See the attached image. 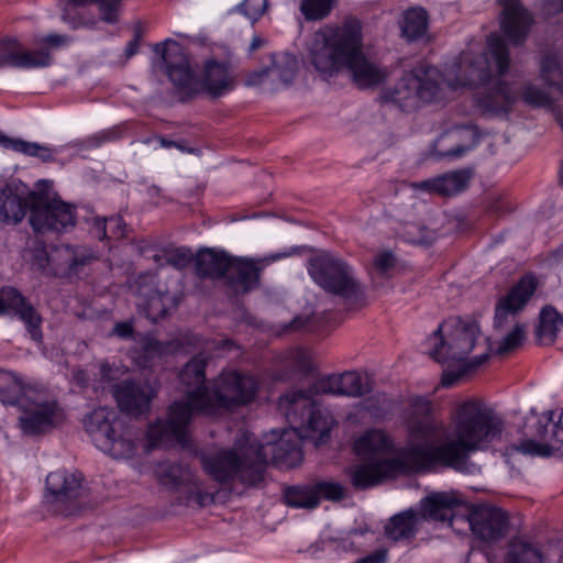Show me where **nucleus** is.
Wrapping results in <instances>:
<instances>
[{
	"label": "nucleus",
	"instance_id": "f257e3e1",
	"mask_svg": "<svg viewBox=\"0 0 563 563\" xmlns=\"http://www.w3.org/2000/svg\"><path fill=\"white\" fill-rule=\"evenodd\" d=\"M450 430L453 439L441 444L429 448L413 445L404 449L397 456L351 468L349 475L352 485L356 489H367L400 473L435 467L462 472L466 468L470 452L483 450L500 440L504 420L482 400L467 399L456 406Z\"/></svg>",
	"mask_w": 563,
	"mask_h": 563
},
{
	"label": "nucleus",
	"instance_id": "f03ea898",
	"mask_svg": "<svg viewBox=\"0 0 563 563\" xmlns=\"http://www.w3.org/2000/svg\"><path fill=\"white\" fill-rule=\"evenodd\" d=\"M488 53L463 52L445 77L430 65H418L406 71L383 99L405 112L448 99L459 88H475L493 84L494 73L503 77L509 68V51L498 34L487 37Z\"/></svg>",
	"mask_w": 563,
	"mask_h": 563
},
{
	"label": "nucleus",
	"instance_id": "7ed1b4c3",
	"mask_svg": "<svg viewBox=\"0 0 563 563\" xmlns=\"http://www.w3.org/2000/svg\"><path fill=\"white\" fill-rule=\"evenodd\" d=\"M286 433L275 443L238 442L233 449H223L201 457L207 474L214 481L227 484L240 481L255 485L263 479L268 462L279 467H294L302 460V451L297 442H290Z\"/></svg>",
	"mask_w": 563,
	"mask_h": 563
},
{
	"label": "nucleus",
	"instance_id": "20e7f679",
	"mask_svg": "<svg viewBox=\"0 0 563 563\" xmlns=\"http://www.w3.org/2000/svg\"><path fill=\"white\" fill-rule=\"evenodd\" d=\"M153 49L159 56L154 67L166 73L176 90L183 96V100L200 93L219 98L235 87L233 68L227 60L208 58L202 63L199 76H196L184 47L176 41L166 40L157 43Z\"/></svg>",
	"mask_w": 563,
	"mask_h": 563
},
{
	"label": "nucleus",
	"instance_id": "39448f33",
	"mask_svg": "<svg viewBox=\"0 0 563 563\" xmlns=\"http://www.w3.org/2000/svg\"><path fill=\"white\" fill-rule=\"evenodd\" d=\"M207 358L192 357L181 369L179 378L185 398L176 400L168 409L165 421L158 420L148 427L146 438L150 449L167 446L170 442L185 443L186 430L195 412H212L211 391L206 386Z\"/></svg>",
	"mask_w": 563,
	"mask_h": 563
},
{
	"label": "nucleus",
	"instance_id": "423d86ee",
	"mask_svg": "<svg viewBox=\"0 0 563 563\" xmlns=\"http://www.w3.org/2000/svg\"><path fill=\"white\" fill-rule=\"evenodd\" d=\"M360 30V22L351 19L342 25L325 26L313 34L308 60L323 80L345 70L349 57L358 43Z\"/></svg>",
	"mask_w": 563,
	"mask_h": 563
},
{
	"label": "nucleus",
	"instance_id": "0eeeda50",
	"mask_svg": "<svg viewBox=\"0 0 563 563\" xmlns=\"http://www.w3.org/2000/svg\"><path fill=\"white\" fill-rule=\"evenodd\" d=\"M309 274L317 285L327 292L336 295L351 305L363 306L366 296L353 267L329 253L309 261Z\"/></svg>",
	"mask_w": 563,
	"mask_h": 563
},
{
	"label": "nucleus",
	"instance_id": "6e6552de",
	"mask_svg": "<svg viewBox=\"0 0 563 563\" xmlns=\"http://www.w3.org/2000/svg\"><path fill=\"white\" fill-rule=\"evenodd\" d=\"M261 382L257 376L238 369H224L213 383L210 396L212 416L220 410H230L253 402L260 390Z\"/></svg>",
	"mask_w": 563,
	"mask_h": 563
},
{
	"label": "nucleus",
	"instance_id": "1a4fd4ad",
	"mask_svg": "<svg viewBox=\"0 0 563 563\" xmlns=\"http://www.w3.org/2000/svg\"><path fill=\"white\" fill-rule=\"evenodd\" d=\"M29 203V222L36 234L65 233L76 225V207L59 197L32 191Z\"/></svg>",
	"mask_w": 563,
	"mask_h": 563
},
{
	"label": "nucleus",
	"instance_id": "9d476101",
	"mask_svg": "<svg viewBox=\"0 0 563 563\" xmlns=\"http://www.w3.org/2000/svg\"><path fill=\"white\" fill-rule=\"evenodd\" d=\"M444 327L440 324L426 340L430 356L439 363L465 362L478 345L479 325L475 321L459 322L449 339L443 334Z\"/></svg>",
	"mask_w": 563,
	"mask_h": 563
},
{
	"label": "nucleus",
	"instance_id": "9b49d317",
	"mask_svg": "<svg viewBox=\"0 0 563 563\" xmlns=\"http://www.w3.org/2000/svg\"><path fill=\"white\" fill-rule=\"evenodd\" d=\"M118 412L113 408L99 407L86 416L85 430L90 434L96 446L114 459L129 457L133 454L134 443L119 434Z\"/></svg>",
	"mask_w": 563,
	"mask_h": 563
},
{
	"label": "nucleus",
	"instance_id": "f8f14e48",
	"mask_svg": "<svg viewBox=\"0 0 563 563\" xmlns=\"http://www.w3.org/2000/svg\"><path fill=\"white\" fill-rule=\"evenodd\" d=\"M46 500L56 511L70 516L85 504L82 476L77 473L58 470L46 477Z\"/></svg>",
	"mask_w": 563,
	"mask_h": 563
},
{
	"label": "nucleus",
	"instance_id": "ddd939ff",
	"mask_svg": "<svg viewBox=\"0 0 563 563\" xmlns=\"http://www.w3.org/2000/svg\"><path fill=\"white\" fill-rule=\"evenodd\" d=\"M21 416L19 424L26 435H38L46 433L65 420L63 409L56 400H35L26 397L20 400Z\"/></svg>",
	"mask_w": 563,
	"mask_h": 563
},
{
	"label": "nucleus",
	"instance_id": "4468645a",
	"mask_svg": "<svg viewBox=\"0 0 563 563\" xmlns=\"http://www.w3.org/2000/svg\"><path fill=\"white\" fill-rule=\"evenodd\" d=\"M536 437L540 440L528 439L509 449L531 456H547L552 450L563 443V409L560 412L548 411L538 417Z\"/></svg>",
	"mask_w": 563,
	"mask_h": 563
},
{
	"label": "nucleus",
	"instance_id": "2eb2a0df",
	"mask_svg": "<svg viewBox=\"0 0 563 563\" xmlns=\"http://www.w3.org/2000/svg\"><path fill=\"white\" fill-rule=\"evenodd\" d=\"M538 287V280L532 275H526L501 297L495 310L494 328L504 330L514 320L516 314L523 309Z\"/></svg>",
	"mask_w": 563,
	"mask_h": 563
},
{
	"label": "nucleus",
	"instance_id": "dca6fc26",
	"mask_svg": "<svg viewBox=\"0 0 563 563\" xmlns=\"http://www.w3.org/2000/svg\"><path fill=\"white\" fill-rule=\"evenodd\" d=\"M344 71L349 73L352 82L360 89L376 87L388 77L387 69L364 53L362 29L358 32V43L351 53Z\"/></svg>",
	"mask_w": 563,
	"mask_h": 563
},
{
	"label": "nucleus",
	"instance_id": "f3484780",
	"mask_svg": "<svg viewBox=\"0 0 563 563\" xmlns=\"http://www.w3.org/2000/svg\"><path fill=\"white\" fill-rule=\"evenodd\" d=\"M280 258L279 254L260 260H232L225 282L235 295L246 294L258 286L260 275L267 263Z\"/></svg>",
	"mask_w": 563,
	"mask_h": 563
},
{
	"label": "nucleus",
	"instance_id": "a211bd4d",
	"mask_svg": "<svg viewBox=\"0 0 563 563\" xmlns=\"http://www.w3.org/2000/svg\"><path fill=\"white\" fill-rule=\"evenodd\" d=\"M48 49L30 51L16 40L7 37L0 41V67L43 68L52 64Z\"/></svg>",
	"mask_w": 563,
	"mask_h": 563
},
{
	"label": "nucleus",
	"instance_id": "6ab92c4d",
	"mask_svg": "<svg viewBox=\"0 0 563 563\" xmlns=\"http://www.w3.org/2000/svg\"><path fill=\"white\" fill-rule=\"evenodd\" d=\"M122 1L123 0H59L60 18L74 30L86 26L87 22L80 15L78 8L95 3L98 7L101 21L108 24H115L119 21Z\"/></svg>",
	"mask_w": 563,
	"mask_h": 563
},
{
	"label": "nucleus",
	"instance_id": "aec40b11",
	"mask_svg": "<svg viewBox=\"0 0 563 563\" xmlns=\"http://www.w3.org/2000/svg\"><path fill=\"white\" fill-rule=\"evenodd\" d=\"M473 533L483 541H496L506 536L507 515L499 508L483 505L476 507L468 518Z\"/></svg>",
	"mask_w": 563,
	"mask_h": 563
},
{
	"label": "nucleus",
	"instance_id": "412c9836",
	"mask_svg": "<svg viewBox=\"0 0 563 563\" xmlns=\"http://www.w3.org/2000/svg\"><path fill=\"white\" fill-rule=\"evenodd\" d=\"M271 65L261 70L252 71L246 78L247 86H255L269 81L272 85H288L298 70V60L289 53H275L271 55Z\"/></svg>",
	"mask_w": 563,
	"mask_h": 563
},
{
	"label": "nucleus",
	"instance_id": "4be33fe9",
	"mask_svg": "<svg viewBox=\"0 0 563 563\" xmlns=\"http://www.w3.org/2000/svg\"><path fill=\"white\" fill-rule=\"evenodd\" d=\"M290 401L285 399V395L279 398V408L284 411L287 420L301 428H307L321 437L328 434L333 426L334 419L328 412H323L312 400V405L298 407L297 415L291 413Z\"/></svg>",
	"mask_w": 563,
	"mask_h": 563
},
{
	"label": "nucleus",
	"instance_id": "5701e85b",
	"mask_svg": "<svg viewBox=\"0 0 563 563\" xmlns=\"http://www.w3.org/2000/svg\"><path fill=\"white\" fill-rule=\"evenodd\" d=\"M113 396L122 411L140 416L150 410L154 391L147 384L124 380L113 387Z\"/></svg>",
	"mask_w": 563,
	"mask_h": 563
},
{
	"label": "nucleus",
	"instance_id": "b1692460",
	"mask_svg": "<svg viewBox=\"0 0 563 563\" xmlns=\"http://www.w3.org/2000/svg\"><path fill=\"white\" fill-rule=\"evenodd\" d=\"M411 407L412 416L408 421V428L413 439L428 442L444 429L442 422L432 418L433 404L431 400L416 397L411 401Z\"/></svg>",
	"mask_w": 563,
	"mask_h": 563
},
{
	"label": "nucleus",
	"instance_id": "393cba45",
	"mask_svg": "<svg viewBox=\"0 0 563 563\" xmlns=\"http://www.w3.org/2000/svg\"><path fill=\"white\" fill-rule=\"evenodd\" d=\"M503 7L501 29L514 44H522L532 24L530 13L521 5L519 0H499Z\"/></svg>",
	"mask_w": 563,
	"mask_h": 563
},
{
	"label": "nucleus",
	"instance_id": "a878e982",
	"mask_svg": "<svg viewBox=\"0 0 563 563\" xmlns=\"http://www.w3.org/2000/svg\"><path fill=\"white\" fill-rule=\"evenodd\" d=\"M354 451L364 460L380 461L394 453V442L384 430L371 429L354 442Z\"/></svg>",
	"mask_w": 563,
	"mask_h": 563
},
{
	"label": "nucleus",
	"instance_id": "bb28decb",
	"mask_svg": "<svg viewBox=\"0 0 563 563\" xmlns=\"http://www.w3.org/2000/svg\"><path fill=\"white\" fill-rule=\"evenodd\" d=\"M340 396L339 375H328L317 379L309 388L291 390L285 394V399L290 401L291 413L297 415L298 407L312 405L314 396Z\"/></svg>",
	"mask_w": 563,
	"mask_h": 563
},
{
	"label": "nucleus",
	"instance_id": "cd10ccee",
	"mask_svg": "<svg viewBox=\"0 0 563 563\" xmlns=\"http://www.w3.org/2000/svg\"><path fill=\"white\" fill-rule=\"evenodd\" d=\"M7 300L10 302L9 312H12L24 323L33 341L40 342L43 338V319L38 311L18 290L7 292Z\"/></svg>",
	"mask_w": 563,
	"mask_h": 563
},
{
	"label": "nucleus",
	"instance_id": "c85d7f7f",
	"mask_svg": "<svg viewBox=\"0 0 563 563\" xmlns=\"http://www.w3.org/2000/svg\"><path fill=\"white\" fill-rule=\"evenodd\" d=\"M525 336L526 327L523 324L516 323L499 342H492L489 339H485L483 343V351L470 360L467 367H479L487 361L489 351H493L497 355H505L515 351L522 344Z\"/></svg>",
	"mask_w": 563,
	"mask_h": 563
},
{
	"label": "nucleus",
	"instance_id": "c756f323",
	"mask_svg": "<svg viewBox=\"0 0 563 563\" xmlns=\"http://www.w3.org/2000/svg\"><path fill=\"white\" fill-rule=\"evenodd\" d=\"M444 141H451L454 145L445 152H438V156L441 158H459L475 148L479 141V132L473 125L457 126L445 132L438 141V144Z\"/></svg>",
	"mask_w": 563,
	"mask_h": 563
},
{
	"label": "nucleus",
	"instance_id": "7c9ffc66",
	"mask_svg": "<svg viewBox=\"0 0 563 563\" xmlns=\"http://www.w3.org/2000/svg\"><path fill=\"white\" fill-rule=\"evenodd\" d=\"M161 478L175 487L191 486L190 492L195 493L197 503L202 506L206 499H210L209 494L200 492L199 484L195 474L187 465L180 463H163L158 467Z\"/></svg>",
	"mask_w": 563,
	"mask_h": 563
},
{
	"label": "nucleus",
	"instance_id": "2f4dec72",
	"mask_svg": "<svg viewBox=\"0 0 563 563\" xmlns=\"http://www.w3.org/2000/svg\"><path fill=\"white\" fill-rule=\"evenodd\" d=\"M233 258L223 252L201 250L195 257L196 274L200 278L219 279L225 277Z\"/></svg>",
	"mask_w": 563,
	"mask_h": 563
},
{
	"label": "nucleus",
	"instance_id": "473e14b6",
	"mask_svg": "<svg viewBox=\"0 0 563 563\" xmlns=\"http://www.w3.org/2000/svg\"><path fill=\"white\" fill-rule=\"evenodd\" d=\"M517 100L516 92L500 79H496L492 87L478 96V104L486 111L500 113L510 111Z\"/></svg>",
	"mask_w": 563,
	"mask_h": 563
},
{
	"label": "nucleus",
	"instance_id": "72a5a7b5",
	"mask_svg": "<svg viewBox=\"0 0 563 563\" xmlns=\"http://www.w3.org/2000/svg\"><path fill=\"white\" fill-rule=\"evenodd\" d=\"M467 184L468 176L464 172H453L420 181L415 187L441 196H454L463 191Z\"/></svg>",
	"mask_w": 563,
	"mask_h": 563
},
{
	"label": "nucleus",
	"instance_id": "f704fd0d",
	"mask_svg": "<svg viewBox=\"0 0 563 563\" xmlns=\"http://www.w3.org/2000/svg\"><path fill=\"white\" fill-rule=\"evenodd\" d=\"M280 366V379H288L294 374H309L312 372L310 354L302 347H291L282 352L278 356Z\"/></svg>",
	"mask_w": 563,
	"mask_h": 563
},
{
	"label": "nucleus",
	"instance_id": "c9c22d12",
	"mask_svg": "<svg viewBox=\"0 0 563 563\" xmlns=\"http://www.w3.org/2000/svg\"><path fill=\"white\" fill-rule=\"evenodd\" d=\"M460 504L459 499L449 493H432L421 503L424 517L445 521L452 518V510Z\"/></svg>",
	"mask_w": 563,
	"mask_h": 563
},
{
	"label": "nucleus",
	"instance_id": "e433bc0d",
	"mask_svg": "<svg viewBox=\"0 0 563 563\" xmlns=\"http://www.w3.org/2000/svg\"><path fill=\"white\" fill-rule=\"evenodd\" d=\"M30 194L26 198L20 197L12 190H3L0 195V220L4 223H18L30 210Z\"/></svg>",
	"mask_w": 563,
	"mask_h": 563
},
{
	"label": "nucleus",
	"instance_id": "4c0bfd02",
	"mask_svg": "<svg viewBox=\"0 0 563 563\" xmlns=\"http://www.w3.org/2000/svg\"><path fill=\"white\" fill-rule=\"evenodd\" d=\"M401 33L408 41L422 37L428 29V13L422 8H412L404 13Z\"/></svg>",
	"mask_w": 563,
	"mask_h": 563
},
{
	"label": "nucleus",
	"instance_id": "58836bf2",
	"mask_svg": "<svg viewBox=\"0 0 563 563\" xmlns=\"http://www.w3.org/2000/svg\"><path fill=\"white\" fill-rule=\"evenodd\" d=\"M417 516L412 510H407L394 516L386 525V534L395 541L413 537Z\"/></svg>",
	"mask_w": 563,
	"mask_h": 563
},
{
	"label": "nucleus",
	"instance_id": "ea45409f",
	"mask_svg": "<svg viewBox=\"0 0 563 563\" xmlns=\"http://www.w3.org/2000/svg\"><path fill=\"white\" fill-rule=\"evenodd\" d=\"M0 145L29 156L38 157L43 162L53 161V151L38 143L26 142L21 139H12L0 132Z\"/></svg>",
	"mask_w": 563,
	"mask_h": 563
},
{
	"label": "nucleus",
	"instance_id": "a19ab883",
	"mask_svg": "<svg viewBox=\"0 0 563 563\" xmlns=\"http://www.w3.org/2000/svg\"><path fill=\"white\" fill-rule=\"evenodd\" d=\"M140 345V365L150 366L155 360H161L167 355L172 350V342H161L154 336L145 334L137 339Z\"/></svg>",
	"mask_w": 563,
	"mask_h": 563
},
{
	"label": "nucleus",
	"instance_id": "79ce46f5",
	"mask_svg": "<svg viewBox=\"0 0 563 563\" xmlns=\"http://www.w3.org/2000/svg\"><path fill=\"white\" fill-rule=\"evenodd\" d=\"M25 398L21 379L11 372L0 369V401L20 405V400Z\"/></svg>",
	"mask_w": 563,
	"mask_h": 563
},
{
	"label": "nucleus",
	"instance_id": "37998d69",
	"mask_svg": "<svg viewBox=\"0 0 563 563\" xmlns=\"http://www.w3.org/2000/svg\"><path fill=\"white\" fill-rule=\"evenodd\" d=\"M563 325V318L551 306L544 307L540 313L537 335L539 340L552 343L556 338V332Z\"/></svg>",
	"mask_w": 563,
	"mask_h": 563
},
{
	"label": "nucleus",
	"instance_id": "c03bdc74",
	"mask_svg": "<svg viewBox=\"0 0 563 563\" xmlns=\"http://www.w3.org/2000/svg\"><path fill=\"white\" fill-rule=\"evenodd\" d=\"M285 503L295 508L312 509L319 505V497L316 495L314 486H296L286 489Z\"/></svg>",
	"mask_w": 563,
	"mask_h": 563
},
{
	"label": "nucleus",
	"instance_id": "a18cd8bd",
	"mask_svg": "<svg viewBox=\"0 0 563 563\" xmlns=\"http://www.w3.org/2000/svg\"><path fill=\"white\" fill-rule=\"evenodd\" d=\"M339 375L340 396L344 397H362L369 393V385L356 372H344Z\"/></svg>",
	"mask_w": 563,
	"mask_h": 563
},
{
	"label": "nucleus",
	"instance_id": "49530a36",
	"mask_svg": "<svg viewBox=\"0 0 563 563\" xmlns=\"http://www.w3.org/2000/svg\"><path fill=\"white\" fill-rule=\"evenodd\" d=\"M174 297L168 291L157 290L150 296L146 302V314L153 321L167 316L170 307H175Z\"/></svg>",
	"mask_w": 563,
	"mask_h": 563
},
{
	"label": "nucleus",
	"instance_id": "de8ad7c7",
	"mask_svg": "<svg viewBox=\"0 0 563 563\" xmlns=\"http://www.w3.org/2000/svg\"><path fill=\"white\" fill-rule=\"evenodd\" d=\"M334 3L335 0H301L299 10L306 21H321L331 13Z\"/></svg>",
	"mask_w": 563,
	"mask_h": 563
},
{
	"label": "nucleus",
	"instance_id": "09e8293b",
	"mask_svg": "<svg viewBox=\"0 0 563 563\" xmlns=\"http://www.w3.org/2000/svg\"><path fill=\"white\" fill-rule=\"evenodd\" d=\"M505 563H543L541 553L523 542H516L510 545Z\"/></svg>",
	"mask_w": 563,
	"mask_h": 563
},
{
	"label": "nucleus",
	"instance_id": "8fccbe9b",
	"mask_svg": "<svg viewBox=\"0 0 563 563\" xmlns=\"http://www.w3.org/2000/svg\"><path fill=\"white\" fill-rule=\"evenodd\" d=\"M541 76L550 87L563 92V68L555 55H548L541 64Z\"/></svg>",
	"mask_w": 563,
	"mask_h": 563
},
{
	"label": "nucleus",
	"instance_id": "3c124183",
	"mask_svg": "<svg viewBox=\"0 0 563 563\" xmlns=\"http://www.w3.org/2000/svg\"><path fill=\"white\" fill-rule=\"evenodd\" d=\"M398 260L391 251L377 253L373 261L372 278H390L397 267Z\"/></svg>",
	"mask_w": 563,
	"mask_h": 563
},
{
	"label": "nucleus",
	"instance_id": "603ef678",
	"mask_svg": "<svg viewBox=\"0 0 563 563\" xmlns=\"http://www.w3.org/2000/svg\"><path fill=\"white\" fill-rule=\"evenodd\" d=\"M404 238L412 244L430 245L437 239V233L424 225L409 223L405 227Z\"/></svg>",
	"mask_w": 563,
	"mask_h": 563
},
{
	"label": "nucleus",
	"instance_id": "864d4df0",
	"mask_svg": "<svg viewBox=\"0 0 563 563\" xmlns=\"http://www.w3.org/2000/svg\"><path fill=\"white\" fill-rule=\"evenodd\" d=\"M316 495L332 501H340L345 498V488L338 482L322 481L314 485Z\"/></svg>",
	"mask_w": 563,
	"mask_h": 563
},
{
	"label": "nucleus",
	"instance_id": "5fc2aeb1",
	"mask_svg": "<svg viewBox=\"0 0 563 563\" xmlns=\"http://www.w3.org/2000/svg\"><path fill=\"white\" fill-rule=\"evenodd\" d=\"M96 258L93 251L89 247L82 245L73 246V255L68 274H78Z\"/></svg>",
	"mask_w": 563,
	"mask_h": 563
},
{
	"label": "nucleus",
	"instance_id": "6e6d98bb",
	"mask_svg": "<svg viewBox=\"0 0 563 563\" xmlns=\"http://www.w3.org/2000/svg\"><path fill=\"white\" fill-rule=\"evenodd\" d=\"M73 246L59 245L52 250V268L53 271H63L68 273L71 262Z\"/></svg>",
	"mask_w": 563,
	"mask_h": 563
},
{
	"label": "nucleus",
	"instance_id": "4d7b16f0",
	"mask_svg": "<svg viewBox=\"0 0 563 563\" xmlns=\"http://www.w3.org/2000/svg\"><path fill=\"white\" fill-rule=\"evenodd\" d=\"M191 261V252L184 247L175 249L165 253V262L178 269L187 267Z\"/></svg>",
	"mask_w": 563,
	"mask_h": 563
},
{
	"label": "nucleus",
	"instance_id": "13d9d810",
	"mask_svg": "<svg viewBox=\"0 0 563 563\" xmlns=\"http://www.w3.org/2000/svg\"><path fill=\"white\" fill-rule=\"evenodd\" d=\"M267 0H244L239 10L252 22H255L265 12Z\"/></svg>",
	"mask_w": 563,
	"mask_h": 563
},
{
	"label": "nucleus",
	"instance_id": "bf43d9fd",
	"mask_svg": "<svg viewBox=\"0 0 563 563\" xmlns=\"http://www.w3.org/2000/svg\"><path fill=\"white\" fill-rule=\"evenodd\" d=\"M521 96L531 106H547L550 102L549 96L533 85H526Z\"/></svg>",
	"mask_w": 563,
	"mask_h": 563
},
{
	"label": "nucleus",
	"instance_id": "052dcab7",
	"mask_svg": "<svg viewBox=\"0 0 563 563\" xmlns=\"http://www.w3.org/2000/svg\"><path fill=\"white\" fill-rule=\"evenodd\" d=\"M390 407V400L385 394H378L364 400V408L375 416H379Z\"/></svg>",
	"mask_w": 563,
	"mask_h": 563
},
{
	"label": "nucleus",
	"instance_id": "680f3d73",
	"mask_svg": "<svg viewBox=\"0 0 563 563\" xmlns=\"http://www.w3.org/2000/svg\"><path fill=\"white\" fill-rule=\"evenodd\" d=\"M32 263L40 271H46L49 266H52V252L48 253L44 246L41 249H36L34 252Z\"/></svg>",
	"mask_w": 563,
	"mask_h": 563
},
{
	"label": "nucleus",
	"instance_id": "e2e57ef3",
	"mask_svg": "<svg viewBox=\"0 0 563 563\" xmlns=\"http://www.w3.org/2000/svg\"><path fill=\"white\" fill-rule=\"evenodd\" d=\"M540 10L549 18L563 11V0H539Z\"/></svg>",
	"mask_w": 563,
	"mask_h": 563
},
{
	"label": "nucleus",
	"instance_id": "0e129e2a",
	"mask_svg": "<svg viewBox=\"0 0 563 563\" xmlns=\"http://www.w3.org/2000/svg\"><path fill=\"white\" fill-rule=\"evenodd\" d=\"M108 225H109V218L96 217L92 220L91 231H92L93 235L100 241L110 239V236L107 233Z\"/></svg>",
	"mask_w": 563,
	"mask_h": 563
},
{
	"label": "nucleus",
	"instance_id": "69168bd1",
	"mask_svg": "<svg viewBox=\"0 0 563 563\" xmlns=\"http://www.w3.org/2000/svg\"><path fill=\"white\" fill-rule=\"evenodd\" d=\"M109 227L111 231L110 239H120L124 236L125 222L120 216L109 218Z\"/></svg>",
	"mask_w": 563,
	"mask_h": 563
},
{
	"label": "nucleus",
	"instance_id": "338daca9",
	"mask_svg": "<svg viewBox=\"0 0 563 563\" xmlns=\"http://www.w3.org/2000/svg\"><path fill=\"white\" fill-rule=\"evenodd\" d=\"M68 41H69V38L66 35L53 33V34H48V35L44 36L43 38H41L38 41V43L46 44L51 47L57 48V47L66 45L68 43Z\"/></svg>",
	"mask_w": 563,
	"mask_h": 563
},
{
	"label": "nucleus",
	"instance_id": "774afa93",
	"mask_svg": "<svg viewBox=\"0 0 563 563\" xmlns=\"http://www.w3.org/2000/svg\"><path fill=\"white\" fill-rule=\"evenodd\" d=\"M387 558L386 550H377L363 559H360L356 563H385Z\"/></svg>",
	"mask_w": 563,
	"mask_h": 563
}]
</instances>
